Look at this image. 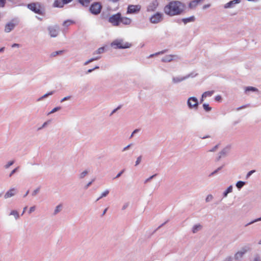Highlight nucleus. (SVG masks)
I'll list each match as a JSON object with an SVG mask.
<instances>
[{
    "label": "nucleus",
    "mask_w": 261,
    "mask_h": 261,
    "mask_svg": "<svg viewBox=\"0 0 261 261\" xmlns=\"http://www.w3.org/2000/svg\"><path fill=\"white\" fill-rule=\"evenodd\" d=\"M109 193V191L108 190H106L104 192H103L101 194V196L97 199V200H98L99 199L103 197H105V196H106Z\"/></svg>",
    "instance_id": "c85d7f7f"
},
{
    "label": "nucleus",
    "mask_w": 261,
    "mask_h": 261,
    "mask_svg": "<svg viewBox=\"0 0 261 261\" xmlns=\"http://www.w3.org/2000/svg\"><path fill=\"white\" fill-rule=\"evenodd\" d=\"M155 175H156L155 174V175H152V176H150L149 178H148V179L146 180V181H147L149 180L150 179H151L152 178H153V177L154 176H155Z\"/></svg>",
    "instance_id": "6e6d98bb"
},
{
    "label": "nucleus",
    "mask_w": 261,
    "mask_h": 261,
    "mask_svg": "<svg viewBox=\"0 0 261 261\" xmlns=\"http://www.w3.org/2000/svg\"><path fill=\"white\" fill-rule=\"evenodd\" d=\"M112 45L116 46L118 48H127L131 46L130 43L124 42L122 40H116L112 43Z\"/></svg>",
    "instance_id": "7ed1b4c3"
},
{
    "label": "nucleus",
    "mask_w": 261,
    "mask_h": 261,
    "mask_svg": "<svg viewBox=\"0 0 261 261\" xmlns=\"http://www.w3.org/2000/svg\"><path fill=\"white\" fill-rule=\"evenodd\" d=\"M217 147H218V145H216V146H215V147H214L212 150H210V151H215V149H216V148H217Z\"/></svg>",
    "instance_id": "603ef678"
},
{
    "label": "nucleus",
    "mask_w": 261,
    "mask_h": 261,
    "mask_svg": "<svg viewBox=\"0 0 261 261\" xmlns=\"http://www.w3.org/2000/svg\"><path fill=\"white\" fill-rule=\"evenodd\" d=\"M98 58H99L91 59L90 60H88V61H87V62L85 63V65H87V64H89V63H90V62H92V61H94V60H96L98 59Z\"/></svg>",
    "instance_id": "2f4dec72"
},
{
    "label": "nucleus",
    "mask_w": 261,
    "mask_h": 261,
    "mask_svg": "<svg viewBox=\"0 0 261 261\" xmlns=\"http://www.w3.org/2000/svg\"><path fill=\"white\" fill-rule=\"evenodd\" d=\"M213 198V196L211 195H208L207 197L206 198V201H209L210 200H212Z\"/></svg>",
    "instance_id": "58836bf2"
},
{
    "label": "nucleus",
    "mask_w": 261,
    "mask_h": 261,
    "mask_svg": "<svg viewBox=\"0 0 261 261\" xmlns=\"http://www.w3.org/2000/svg\"><path fill=\"white\" fill-rule=\"evenodd\" d=\"M15 189H11L10 190H9L7 193L5 194L4 197L5 198H8L9 197H12L15 194Z\"/></svg>",
    "instance_id": "ddd939ff"
},
{
    "label": "nucleus",
    "mask_w": 261,
    "mask_h": 261,
    "mask_svg": "<svg viewBox=\"0 0 261 261\" xmlns=\"http://www.w3.org/2000/svg\"><path fill=\"white\" fill-rule=\"evenodd\" d=\"M65 4H67L71 2L72 0H63Z\"/></svg>",
    "instance_id": "49530a36"
},
{
    "label": "nucleus",
    "mask_w": 261,
    "mask_h": 261,
    "mask_svg": "<svg viewBox=\"0 0 261 261\" xmlns=\"http://www.w3.org/2000/svg\"><path fill=\"white\" fill-rule=\"evenodd\" d=\"M17 169H18V168H15L14 170H13L11 171V173L10 174V175H9V176H12V175H13V174H14V173H15V172L17 170Z\"/></svg>",
    "instance_id": "ea45409f"
},
{
    "label": "nucleus",
    "mask_w": 261,
    "mask_h": 261,
    "mask_svg": "<svg viewBox=\"0 0 261 261\" xmlns=\"http://www.w3.org/2000/svg\"><path fill=\"white\" fill-rule=\"evenodd\" d=\"M92 0H79V3L83 6H88Z\"/></svg>",
    "instance_id": "6ab92c4d"
},
{
    "label": "nucleus",
    "mask_w": 261,
    "mask_h": 261,
    "mask_svg": "<svg viewBox=\"0 0 261 261\" xmlns=\"http://www.w3.org/2000/svg\"><path fill=\"white\" fill-rule=\"evenodd\" d=\"M28 8L36 13L41 14L42 12V7L39 3H33L28 5Z\"/></svg>",
    "instance_id": "f03ea898"
},
{
    "label": "nucleus",
    "mask_w": 261,
    "mask_h": 261,
    "mask_svg": "<svg viewBox=\"0 0 261 261\" xmlns=\"http://www.w3.org/2000/svg\"><path fill=\"white\" fill-rule=\"evenodd\" d=\"M105 48L104 47H100L97 49V54H101L104 51Z\"/></svg>",
    "instance_id": "7c9ffc66"
},
{
    "label": "nucleus",
    "mask_w": 261,
    "mask_h": 261,
    "mask_svg": "<svg viewBox=\"0 0 261 261\" xmlns=\"http://www.w3.org/2000/svg\"><path fill=\"white\" fill-rule=\"evenodd\" d=\"M61 205H59L58 206H57L55 211V214H57V213H58L61 210Z\"/></svg>",
    "instance_id": "c756f323"
},
{
    "label": "nucleus",
    "mask_w": 261,
    "mask_h": 261,
    "mask_svg": "<svg viewBox=\"0 0 261 261\" xmlns=\"http://www.w3.org/2000/svg\"><path fill=\"white\" fill-rule=\"evenodd\" d=\"M185 5L178 1H171L164 8L165 13L169 16H173L181 14L185 9Z\"/></svg>",
    "instance_id": "f257e3e1"
},
{
    "label": "nucleus",
    "mask_w": 261,
    "mask_h": 261,
    "mask_svg": "<svg viewBox=\"0 0 261 261\" xmlns=\"http://www.w3.org/2000/svg\"><path fill=\"white\" fill-rule=\"evenodd\" d=\"M188 105L190 108H197L198 106V100L196 98L192 97L189 98Z\"/></svg>",
    "instance_id": "0eeeda50"
},
{
    "label": "nucleus",
    "mask_w": 261,
    "mask_h": 261,
    "mask_svg": "<svg viewBox=\"0 0 261 261\" xmlns=\"http://www.w3.org/2000/svg\"><path fill=\"white\" fill-rule=\"evenodd\" d=\"M244 185L245 182L244 181H239L237 183L236 186L238 188L240 189Z\"/></svg>",
    "instance_id": "393cba45"
},
{
    "label": "nucleus",
    "mask_w": 261,
    "mask_h": 261,
    "mask_svg": "<svg viewBox=\"0 0 261 261\" xmlns=\"http://www.w3.org/2000/svg\"><path fill=\"white\" fill-rule=\"evenodd\" d=\"M63 50H60V51H55V52H53L51 54L50 56L51 57H56V56L59 55V54H61L62 53H63Z\"/></svg>",
    "instance_id": "4be33fe9"
},
{
    "label": "nucleus",
    "mask_w": 261,
    "mask_h": 261,
    "mask_svg": "<svg viewBox=\"0 0 261 261\" xmlns=\"http://www.w3.org/2000/svg\"><path fill=\"white\" fill-rule=\"evenodd\" d=\"M14 163V162L13 161H10L6 165V168H9L10 166H11Z\"/></svg>",
    "instance_id": "4c0bfd02"
},
{
    "label": "nucleus",
    "mask_w": 261,
    "mask_h": 261,
    "mask_svg": "<svg viewBox=\"0 0 261 261\" xmlns=\"http://www.w3.org/2000/svg\"><path fill=\"white\" fill-rule=\"evenodd\" d=\"M261 221V217L259 218H258V219H256L255 220H254L253 221L250 222L249 224H251V223H252L253 222H257V221Z\"/></svg>",
    "instance_id": "09e8293b"
},
{
    "label": "nucleus",
    "mask_w": 261,
    "mask_h": 261,
    "mask_svg": "<svg viewBox=\"0 0 261 261\" xmlns=\"http://www.w3.org/2000/svg\"><path fill=\"white\" fill-rule=\"evenodd\" d=\"M46 124H47V122H45V123L43 124V126H45Z\"/></svg>",
    "instance_id": "338daca9"
},
{
    "label": "nucleus",
    "mask_w": 261,
    "mask_h": 261,
    "mask_svg": "<svg viewBox=\"0 0 261 261\" xmlns=\"http://www.w3.org/2000/svg\"><path fill=\"white\" fill-rule=\"evenodd\" d=\"M87 173L88 172L87 171L83 172L81 174V178H83L84 177H85Z\"/></svg>",
    "instance_id": "e433bc0d"
},
{
    "label": "nucleus",
    "mask_w": 261,
    "mask_h": 261,
    "mask_svg": "<svg viewBox=\"0 0 261 261\" xmlns=\"http://www.w3.org/2000/svg\"><path fill=\"white\" fill-rule=\"evenodd\" d=\"M141 161V156H140L137 159V161L136 162V166L138 165L140 163Z\"/></svg>",
    "instance_id": "f704fd0d"
},
{
    "label": "nucleus",
    "mask_w": 261,
    "mask_h": 261,
    "mask_svg": "<svg viewBox=\"0 0 261 261\" xmlns=\"http://www.w3.org/2000/svg\"><path fill=\"white\" fill-rule=\"evenodd\" d=\"M258 244L261 245V240L259 241Z\"/></svg>",
    "instance_id": "774afa93"
},
{
    "label": "nucleus",
    "mask_w": 261,
    "mask_h": 261,
    "mask_svg": "<svg viewBox=\"0 0 261 261\" xmlns=\"http://www.w3.org/2000/svg\"><path fill=\"white\" fill-rule=\"evenodd\" d=\"M221 99H222V98H221V96L220 95H217V96H216L215 97V100H216V101H219H219H221Z\"/></svg>",
    "instance_id": "72a5a7b5"
},
{
    "label": "nucleus",
    "mask_w": 261,
    "mask_h": 261,
    "mask_svg": "<svg viewBox=\"0 0 261 261\" xmlns=\"http://www.w3.org/2000/svg\"><path fill=\"white\" fill-rule=\"evenodd\" d=\"M202 0H193L189 4L191 8H195L198 4L202 2Z\"/></svg>",
    "instance_id": "4468645a"
},
{
    "label": "nucleus",
    "mask_w": 261,
    "mask_h": 261,
    "mask_svg": "<svg viewBox=\"0 0 261 261\" xmlns=\"http://www.w3.org/2000/svg\"><path fill=\"white\" fill-rule=\"evenodd\" d=\"M141 7L139 5H130L128 7L127 12L128 13H134L140 11Z\"/></svg>",
    "instance_id": "6e6552de"
},
{
    "label": "nucleus",
    "mask_w": 261,
    "mask_h": 261,
    "mask_svg": "<svg viewBox=\"0 0 261 261\" xmlns=\"http://www.w3.org/2000/svg\"><path fill=\"white\" fill-rule=\"evenodd\" d=\"M255 172L254 170H251L250 171H249L248 174H247V177H249L253 173H254Z\"/></svg>",
    "instance_id": "79ce46f5"
},
{
    "label": "nucleus",
    "mask_w": 261,
    "mask_h": 261,
    "mask_svg": "<svg viewBox=\"0 0 261 261\" xmlns=\"http://www.w3.org/2000/svg\"><path fill=\"white\" fill-rule=\"evenodd\" d=\"M138 131V129H136V130H135L133 132V133H132V135H131V136H130V137H132L133 136V135H134L135 133H136V132H137Z\"/></svg>",
    "instance_id": "5fc2aeb1"
},
{
    "label": "nucleus",
    "mask_w": 261,
    "mask_h": 261,
    "mask_svg": "<svg viewBox=\"0 0 261 261\" xmlns=\"http://www.w3.org/2000/svg\"><path fill=\"white\" fill-rule=\"evenodd\" d=\"M257 91V89L253 87H248L246 88L245 91Z\"/></svg>",
    "instance_id": "b1692460"
},
{
    "label": "nucleus",
    "mask_w": 261,
    "mask_h": 261,
    "mask_svg": "<svg viewBox=\"0 0 261 261\" xmlns=\"http://www.w3.org/2000/svg\"><path fill=\"white\" fill-rule=\"evenodd\" d=\"M60 107H56V108H55L54 109H53L49 113V114H51V113H53L56 111H57L58 110H60Z\"/></svg>",
    "instance_id": "473e14b6"
},
{
    "label": "nucleus",
    "mask_w": 261,
    "mask_h": 261,
    "mask_svg": "<svg viewBox=\"0 0 261 261\" xmlns=\"http://www.w3.org/2000/svg\"><path fill=\"white\" fill-rule=\"evenodd\" d=\"M38 190H36L34 191V195L36 194V193H37V192H38Z\"/></svg>",
    "instance_id": "bf43d9fd"
},
{
    "label": "nucleus",
    "mask_w": 261,
    "mask_h": 261,
    "mask_svg": "<svg viewBox=\"0 0 261 261\" xmlns=\"http://www.w3.org/2000/svg\"><path fill=\"white\" fill-rule=\"evenodd\" d=\"M26 209H27V207H25L24 208V209H23V213H22V214H23V213H24V212H25V210H26Z\"/></svg>",
    "instance_id": "0e129e2a"
},
{
    "label": "nucleus",
    "mask_w": 261,
    "mask_h": 261,
    "mask_svg": "<svg viewBox=\"0 0 261 261\" xmlns=\"http://www.w3.org/2000/svg\"><path fill=\"white\" fill-rule=\"evenodd\" d=\"M10 215H13L15 217L16 219H17L19 217V214H18V212L16 211H12L11 212Z\"/></svg>",
    "instance_id": "bb28decb"
},
{
    "label": "nucleus",
    "mask_w": 261,
    "mask_h": 261,
    "mask_svg": "<svg viewBox=\"0 0 261 261\" xmlns=\"http://www.w3.org/2000/svg\"><path fill=\"white\" fill-rule=\"evenodd\" d=\"M53 94V92H50V93H48V94H46L45 95H44L42 97H46L47 95H51Z\"/></svg>",
    "instance_id": "3c124183"
},
{
    "label": "nucleus",
    "mask_w": 261,
    "mask_h": 261,
    "mask_svg": "<svg viewBox=\"0 0 261 261\" xmlns=\"http://www.w3.org/2000/svg\"><path fill=\"white\" fill-rule=\"evenodd\" d=\"M19 45L18 44H17V43H14L13 44H12V47H19Z\"/></svg>",
    "instance_id": "8fccbe9b"
},
{
    "label": "nucleus",
    "mask_w": 261,
    "mask_h": 261,
    "mask_svg": "<svg viewBox=\"0 0 261 261\" xmlns=\"http://www.w3.org/2000/svg\"><path fill=\"white\" fill-rule=\"evenodd\" d=\"M162 19V15L160 13H156L150 18V21L153 23L160 22Z\"/></svg>",
    "instance_id": "1a4fd4ad"
},
{
    "label": "nucleus",
    "mask_w": 261,
    "mask_h": 261,
    "mask_svg": "<svg viewBox=\"0 0 261 261\" xmlns=\"http://www.w3.org/2000/svg\"><path fill=\"white\" fill-rule=\"evenodd\" d=\"M101 8L102 6L99 3H94L91 6L90 11L92 14L97 15L100 13Z\"/></svg>",
    "instance_id": "20e7f679"
},
{
    "label": "nucleus",
    "mask_w": 261,
    "mask_h": 261,
    "mask_svg": "<svg viewBox=\"0 0 261 261\" xmlns=\"http://www.w3.org/2000/svg\"><path fill=\"white\" fill-rule=\"evenodd\" d=\"M119 108H120V107H118V108H117V109H116L114 110V111H113V112H112V113H114L115 112H116V111L117 109H119Z\"/></svg>",
    "instance_id": "680f3d73"
},
{
    "label": "nucleus",
    "mask_w": 261,
    "mask_h": 261,
    "mask_svg": "<svg viewBox=\"0 0 261 261\" xmlns=\"http://www.w3.org/2000/svg\"><path fill=\"white\" fill-rule=\"evenodd\" d=\"M120 17L121 14L118 13L117 14H114L111 16L109 19V21L113 25L117 26L120 22Z\"/></svg>",
    "instance_id": "39448f33"
},
{
    "label": "nucleus",
    "mask_w": 261,
    "mask_h": 261,
    "mask_svg": "<svg viewBox=\"0 0 261 261\" xmlns=\"http://www.w3.org/2000/svg\"><path fill=\"white\" fill-rule=\"evenodd\" d=\"M158 2L156 0L152 1L148 5L147 10L149 11H154L158 6Z\"/></svg>",
    "instance_id": "9d476101"
},
{
    "label": "nucleus",
    "mask_w": 261,
    "mask_h": 261,
    "mask_svg": "<svg viewBox=\"0 0 261 261\" xmlns=\"http://www.w3.org/2000/svg\"><path fill=\"white\" fill-rule=\"evenodd\" d=\"M249 250V247L243 248L240 251H238L235 255L234 258L236 259H239L241 258L244 254H245Z\"/></svg>",
    "instance_id": "423d86ee"
},
{
    "label": "nucleus",
    "mask_w": 261,
    "mask_h": 261,
    "mask_svg": "<svg viewBox=\"0 0 261 261\" xmlns=\"http://www.w3.org/2000/svg\"><path fill=\"white\" fill-rule=\"evenodd\" d=\"M35 206H32L30 208L29 213H31L32 212H34L35 211Z\"/></svg>",
    "instance_id": "a19ab883"
},
{
    "label": "nucleus",
    "mask_w": 261,
    "mask_h": 261,
    "mask_svg": "<svg viewBox=\"0 0 261 261\" xmlns=\"http://www.w3.org/2000/svg\"><path fill=\"white\" fill-rule=\"evenodd\" d=\"M211 6V4L205 5L203 7V9H205Z\"/></svg>",
    "instance_id": "c03bdc74"
},
{
    "label": "nucleus",
    "mask_w": 261,
    "mask_h": 261,
    "mask_svg": "<svg viewBox=\"0 0 261 261\" xmlns=\"http://www.w3.org/2000/svg\"><path fill=\"white\" fill-rule=\"evenodd\" d=\"M203 109L207 112L210 111L212 110V108L209 106L208 104L204 103L203 105Z\"/></svg>",
    "instance_id": "5701e85b"
},
{
    "label": "nucleus",
    "mask_w": 261,
    "mask_h": 261,
    "mask_svg": "<svg viewBox=\"0 0 261 261\" xmlns=\"http://www.w3.org/2000/svg\"><path fill=\"white\" fill-rule=\"evenodd\" d=\"M69 98V97H64L62 100V101H65L66 100H67Z\"/></svg>",
    "instance_id": "864d4df0"
},
{
    "label": "nucleus",
    "mask_w": 261,
    "mask_h": 261,
    "mask_svg": "<svg viewBox=\"0 0 261 261\" xmlns=\"http://www.w3.org/2000/svg\"><path fill=\"white\" fill-rule=\"evenodd\" d=\"M14 24L12 23H9L5 26V31L6 32H10L13 29Z\"/></svg>",
    "instance_id": "a211bd4d"
},
{
    "label": "nucleus",
    "mask_w": 261,
    "mask_h": 261,
    "mask_svg": "<svg viewBox=\"0 0 261 261\" xmlns=\"http://www.w3.org/2000/svg\"><path fill=\"white\" fill-rule=\"evenodd\" d=\"M232 187L231 186H229L227 189V190H226V191L224 192V196H226L227 194L230 193V192H231L232 191Z\"/></svg>",
    "instance_id": "a878e982"
},
{
    "label": "nucleus",
    "mask_w": 261,
    "mask_h": 261,
    "mask_svg": "<svg viewBox=\"0 0 261 261\" xmlns=\"http://www.w3.org/2000/svg\"><path fill=\"white\" fill-rule=\"evenodd\" d=\"M72 23H73V21L71 20H67L63 23V25L65 27H67L68 25H70Z\"/></svg>",
    "instance_id": "cd10ccee"
},
{
    "label": "nucleus",
    "mask_w": 261,
    "mask_h": 261,
    "mask_svg": "<svg viewBox=\"0 0 261 261\" xmlns=\"http://www.w3.org/2000/svg\"><path fill=\"white\" fill-rule=\"evenodd\" d=\"M99 68V67L98 66H96L93 69H89L88 70V72L89 73V72H92L94 69H98Z\"/></svg>",
    "instance_id": "a18cd8bd"
},
{
    "label": "nucleus",
    "mask_w": 261,
    "mask_h": 261,
    "mask_svg": "<svg viewBox=\"0 0 261 261\" xmlns=\"http://www.w3.org/2000/svg\"><path fill=\"white\" fill-rule=\"evenodd\" d=\"M6 0H0V7H3L5 4Z\"/></svg>",
    "instance_id": "c9c22d12"
},
{
    "label": "nucleus",
    "mask_w": 261,
    "mask_h": 261,
    "mask_svg": "<svg viewBox=\"0 0 261 261\" xmlns=\"http://www.w3.org/2000/svg\"><path fill=\"white\" fill-rule=\"evenodd\" d=\"M202 228V226L200 225H196L194 226L193 228V232L194 233L196 232L198 230Z\"/></svg>",
    "instance_id": "412c9836"
},
{
    "label": "nucleus",
    "mask_w": 261,
    "mask_h": 261,
    "mask_svg": "<svg viewBox=\"0 0 261 261\" xmlns=\"http://www.w3.org/2000/svg\"><path fill=\"white\" fill-rule=\"evenodd\" d=\"M107 209H108V208H106V209L104 210V211H103V213H102V215H104L105 214V213H106V212H107Z\"/></svg>",
    "instance_id": "13d9d810"
},
{
    "label": "nucleus",
    "mask_w": 261,
    "mask_h": 261,
    "mask_svg": "<svg viewBox=\"0 0 261 261\" xmlns=\"http://www.w3.org/2000/svg\"><path fill=\"white\" fill-rule=\"evenodd\" d=\"M217 172V170H216V171H215L214 172H212V173H211V175H213L214 174H215V173H216Z\"/></svg>",
    "instance_id": "052dcab7"
},
{
    "label": "nucleus",
    "mask_w": 261,
    "mask_h": 261,
    "mask_svg": "<svg viewBox=\"0 0 261 261\" xmlns=\"http://www.w3.org/2000/svg\"><path fill=\"white\" fill-rule=\"evenodd\" d=\"M214 93V91H206L204 92L202 95V98L201 99V102L203 100V98H206L207 96H211L213 93Z\"/></svg>",
    "instance_id": "f3484780"
},
{
    "label": "nucleus",
    "mask_w": 261,
    "mask_h": 261,
    "mask_svg": "<svg viewBox=\"0 0 261 261\" xmlns=\"http://www.w3.org/2000/svg\"><path fill=\"white\" fill-rule=\"evenodd\" d=\"M91 183H92V181L89 182L88 184L87 185V187H88V186H89L91 184Z\"/></svg>",
    "instance_id": "e2e57ef3"
},
{
    "label": "nucleus",
    "mask_w": 261,
    "mask_h": 261,
    "mask_svg": "<svg viewBox=\"0 0 261 261\" xmlns=\"http://www.w3.org/2000/svg\"><path fill=\"white\" fill-rule=\"evenodd\" d=\"M241 2V0H232L229 2L225 4L224 7L225 9L231 8L234 4H239Z\"/></svg>",
    "instance_id": "9b49d317"
},
{
    "label": "nucleus",
    "mask_w": 261,
    "mask_h": 261,
    "mask_svg": "<svg viewBox=\"0 0 261 261\" xmlns=\"http://www.w3.org/2000/svg\"><path fill=\"white\" fill-rule=\"evenodd\" d=\"M132 144H129L127 146L125 147L123 149V151H125L126 150V149H128L130 146H131Z\"/></svg>",
    "instance_id": "37998d69"
},
{
    "label": "nucleus",
    "mask_w": 261,
    "mask_h": 261,
    "mask_svg": "<svg viewBox=\"0 0 261 261\" xmlns=\"http://www.w3.org/2000/svg\"><path fill=\"white\" fill-rule=\"evenodd\" d=\"M4 48H4V47H3L1 48H0V53H1V52H3V51L4 50Z\"/></svg>",
    "instance_id": "4d7b16f0"
},
{
    "label": "nucleus",
    "mask_w": 261,
    "mask_h": 261,
    "mask_svg": "<svg viewBox=\"0 0 261 261\" xmlns=\"http://www.w3.org/2000/svg\"><path fill=\"white\" fill-rule=\"evenodd\" d=\"M120 22L124 24L128 25L131 23V19L127 17H120Z\"/></svg>",
    "instance_id": "dca6fc26"
},
{
    "label": "nucleus",
    "mask_w": 261,
    "mask_h": 261,
    "mask_svg": "<svg viewBox=\"0 0 261 261\" xmlns=\"http://www.w3.org/2000/svg\"><path fill=\"white\" fill-rule=\"evenodd\" d=\"M65 5L63 0H56L53 4L55 7L62 8Z\"/></svg>",
    "instance_id": "f8f14e48"
},
{
    "label": "nucleus",
    "mask_w": 261,
    "mask_h": 261,
    "mask_svg": "<svg viewBox=\"0 0 261 261\" xmlns=\"http://www.w3.org/2000/svg\"><path fill=\"white\" fill-rule=\"evenodd\" d=\"M28 193H29V191H27L26 194H25L24 196H26L28 195Z\"/></svg>",
    "instance_id": "69168bd1"
},
{
    "label": "nucleus",
    "mask_w": 261,
    "mask_h": 261,
    "mask_svg": "<svg viewBox=\"0 0 261 261\" xmlns=\"http://www.w3.org/2000/svg\"><path fill=\"white\" fill-rule=\"evenodd\" d=\"M194 20H195L194 17V16H191V17H190L189 18L182 19V21L185 23H187L189 22L193 21Z\"/></svg>",
    "instance_id": "aec40b11"
},
{
    "label": "nucleus",
    "mask_w": 261,
    "mask_h": 261,
    "mask_svg": "<svg viewBox=\"0 0 261 261\" xmlns=\"http://www.w3.org/2000/svg\"><path fill=\"white\" fill-rule=\"evenodd\" d=\"M49 34L51 37H55L58 35V31L57 29L54 28H49Z\"/></svg>",
    "instance_id": "2eb2a0df"
},
{
    "label": "nucleus",
    "mask_w": 261,
    "mask_h": 261,
    "mask_svg": "<svg viewBox=\"0 0 261 261\" xmlns=\"http://www.w3.org/2000/svg\"><path fill=\"white\" fill-rule=\"evenodd\" d=\"M124 172V170H122L120 172H119L117 175L116 176V178L119 177Z\"/></svg>",
    "instance_id": "de8ad7c7"
}]
</instances>
